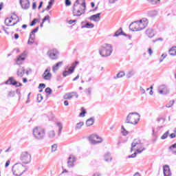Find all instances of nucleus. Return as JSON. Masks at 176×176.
Returning <instances> with one entry per match:
<instances>
[{
	"label": "nucleus",
	"mask_w": 176,
	"mask_h": 176,
	"mask_svg": "<svg viewBox=\"0 0 176 176\" xmlns=\"http://www.w3.org/2000/svg\"><path fill=\"white\" fill-rule=\"evenodd\" d=\"M169 54L170 56H176V47H172L169 50Z\"/></svg>",
	"instance_id": "29"
},
{
	"label": "nucleus",
	"mask_w": 176,
	"mask_h": 176,
	"mask_svg": "<svg viewBox=\"0 0 176 176\" xmlns=\"http://www.w3.org/2000/svg\"><path fill=\"white\" fill-rule=\"evenodd\" d=\"M166 57H167V54H162L161 58H160V63H163V60L164 58H166Z\"/></svg>",
	"instance_id": "44"
},
{
	"label": "nucleus",
	"mask_w": 176,
	"mask_h": 176,
	"mask_svg": "<svg viewBox=\"0 0 176 176\" xmlns=\"http://www.w3.org/2000/svg\"><path fill=\"white\" fill-rule=\"evenodd\" d=\"M84 124H85V122H80L77 123L76 124L75 129L80 130V129H82V127H83Z\"/></svg>",
	"instance_id": "27"
},
{
	"label": "nucleus",
	"mask_w": 176,
	"mask_h": 176,
	"mask_svg": "<svg viewBox=\"0 0 176 176\" xmlns=\"http://www.w3.org/2000/svg\"><path fill=\"white\" fill-rule=\"evenodd\" d=\"M133 75H134V73H133V72H129L126 74V78H130Z\"/></svg>",
	"instance_id": "52"
},
{
	"label": "nucleus",
	"mask_w": 176,
	"mask_h": 176,
	"mask_svg": "<svg viewBox=\"0 0 176 176\" xmlns=\"http://www.w3.org/2000/svg\"><path fill=\"white\" fill-rule=\"evenodd\" d=\"M45 80H50L52 79V73H50V67L47 68L42 75Z\"/></svg>",
	"instance_id": "14"
},
{
	"label": "nucleus",
	"mask_w": 176,
	"mask_h": 176,
	"mask_svg": "<svg viewBox=\"0 0 176 176\" xmlns=\"http://www.w3.org/2000/svg\"><path fill=\"white\" fill-rule=\"evenodd\" d=\"M170 138L173 139V138H175L176 137V133L175 132H174L173 133H171L170 135H169Z\"/></svg>",
	"instance_id": "58"
},
{
	"label": "nucleus",
	"mask_w": 176,
	"mask_h": 176,
	"mask_svg": "<svg viewBox=\"0 0 176 176\" xmlns=\"http://www.w3.org/2000/svg\"><path fill=\"white\" fill-rule=\"evenodd\" d=\"M121 35H123L124 36H128V38H129V39H131V36L130 34H126L122 32V34Z\"/></svg>",
	"instance_id": "61"
},
{
	"label": "nucleus",
	"mask_w": 176,
	"mask_h": 176,
	"mask_svg": "<svg viewBox=\"0 0 176 176\" xmlns=\"http://www.w3.org/2000/svg\"><path fill=\"white\" fill-rule=\"evenodd\" d=\"M156 42H163V39L162 38H158L153 41V43H156Z\"/></svg>",
	"instance_id": "56"
},
{
	"label": "nucleus",
	"mask_w": 176,
	"mask_h": 176,
	"mask_svg": "<svg viewBox=\"0 0 176 176\" xmlns=\"http://www.w3.org/2000/svg\"><path fill=\"white\" fill-rule=\"evenodd\" d=\"M124 75H126V74H124V72H120L117 74L116 77H115V79H118L119 78H123Z\"/></svg>",
	"instance_id": "41"
},
{
	"label": "nucleus",
	"mask_w": 176,
	"mask_h": 176,
	"mask_svg": "<svg viewBox=\"0 0 176 176\" xmlns=\"http://www.w3.org/2000/svg\"><path fill=\"white\" fill-rule=\"evenodd\" d=\"M129 30L133 32L141 31V28H140V23H138V21L131 23L129 25Z\"/></svg>",
	"instance_id": "12"
},
{
	"label": "nucleus",
	"mask_w": 176,
	"mask_h": 176,
	"mask_svg": "<svg viewBox=\"0 0 176 176\" xmlns=\"http://www.w3.org/2000/svg\"><path fill=\"white\" fill-rule=\"evenodd\" d=\"M100 16H101V13H98V14L91 15V16L89 17V20H90L91 21H95L96 23H98V21L101 20V17Z\"/></svg>",
	"instance_id": "17"
},
{
	"label": "nucleus",
	"mask_w": 176,
	"mask_h": 176,
	"mask_svg": "<svg viewBox=\"0 0 176 176\" xmlns=\"http://www.w3.org/2000/svg\"><path fill=\"white\" fill-rule=\"evenodd\" d=\"M76 162V158L73 155H69L67 161V167L69 168H72L74 167V163Z\"/></svg>",
	"instance_id": "15"
},
{
	"label": "nucleus",
	"mask_w": 176,
	"mask_h": 176,
	"mask_svg": "<svg viewBox=\"0 0 176 176\" xmlns=\"http://www.w3.org/2000/svg\"><path fill=\"white\" fill-rule=\"evenodd\" d=\"M113 50L112 49V45H102L101 49L99 50V54L102 57H109L112 54Z\"/></svg>",
	"instance_id": "6"
},
{
	"label": "nucleus",
	"mask_w": 176,
	"mask_h": 176,
	"mask_svg": "<svg viewBox=\"0 0 176 176\" xmlns=\"http://www.w3.org/2000/svg\"><path fill=\"white\" fill-rule=\"evenodd\" d=\"M86 13V0H76L73 6V16L80 17Z\"/></svg>",
	"instance_id": "1"
},
{
	"label": "nucleus",
	"mask_w": 176,
	"mask_h": 176,
	"mask_svg": "<svg viewBox=\"0 0 176 176\" xmlns=\"http://www.w3.org/2000/svg\"><path fill=\"white\" fill-rule=\"evenodd\" d=\"M121 129H122V131H121V133H122V135H127V134H129V131H127L126 130V129H124V126H121Z\"/></svg>",
	"instance_id": "42"
},
{
	"label": "nucleus",
	"mask_w": 176,
	"mask_h": 176,
	"mask_svg": "<svg viewBox=\"0 0 176 176\" xmlns=\"http://www.w3.org/2000/svg\"><path fill=\"white\" fill-rule=\"evenodd\" d=\"M85 93H87V96H89V97H90V96H91V87L85 90Z\"/></svg>",
	"instance_id": "43"
},
{
	"label": "nucleus",
	"mask_w": 176,
	"mask_h": 176,
	"mask_svg": "<svg viewBox=\"0 0 176 176\" xmlns=\"http://www.w3.org/2000/svg\"><path fill=\"white\" fill-rule=\"evenodd\" d=\"M163 173L164 176H173V173H171V168H170V166L168 165L163 166Z\"/></svg>",
	"instance_id": "16"
},
{
	"label": "nucleus",
	"mask_w": 176,
	"mask_h": 176,
	"mask_svg": "<svg viewBox=\"0 0 176 176\" xmlns=\"http://www.w3.org/2000/svg\"><path fill=\"white\" fill-rule=\"evenodd\" d=\"M11 19L12 20V25H16L17 23L20 21V19L18 17V16L16 14H12L11 16Z\"/></svg>",
	"instance_id": "20"
},
{
	"label": "nucleus",
	"mask_w": 176,
	"mask_h": 176,
	"mask_svg": "<svg viewBox=\"0 0 176 176\" xmlns=\"http://www.w3.org/2000/svg\"><path fill=\"white\" fill-rule=\"evenodd\" d=\"M86 113H87L86 109H85V108L82 107L81 112L79 114L80 118H85Z\"/></svg>",
	"instance_id": "36"
},
{
	"label": "nucleus",
	"mask_w": 176,
	"mask_h": 176,
	"mask_svg": "<svg viewBox=\"0 0 176 176\" xmlns=\"http://www.w3.org/2000/svg\"><path fill=\"white\" fill-rule=\"evenodd\" d=\"M57 151V144H54L52 146V152H56Z\"/></svg>",
	"instance_id": "48"
},
{
	"label": "nucleus",
	"mask_w": 176,
	"mask_h": 176,
	"mask_svg": "<svg viewBox=\"0 0 176 176\" xmlns=\"http://www.w3.org/2000/svg\"><path fill=\"white\" fill-rule=\"evenodd\" d=\"M65 3L67 6H71V0H65Z\"/></svg>",
	"instance_id": "57"
},
{
	"label": "nucleus",
	"mask_w": 176,
	"mask_h": 176,
	"mask_svg": "<svg viewBox=\"0 0 176 176\" xmlns=\"http://www.w3.org/2000/svg\"><path fill=\"white\" fill-rule=\"evenodd\" d=\"M74 72V69H69V70H65L63 73V76H68V75H71Z\"/></svg>",
	"instance_id": "26"
},
{
	"label": "nucleus",
	"mask_w": 176,
	"mask_h": 176,
	"mask_svg": "<svg viewBox=\"0 0 176 176\" xmlns=\"http://www.w3.org/2000/svg\"><path fill=\"white\" fill-rule=\"evenodd\" d=\"M12 170L14 175L21 176L23 175V173H25L27 169L23 164L17 163L12 166Z\"/></svg>",
	"instance_id": "5"
},
{
	"label": "nucleus",
	"mask_w": 176,
	"mask_h": 176,
	"mask_svg": "<svg viewBox=\"0 0 176 176\" xmlns=\"http://www.w3.org/2000/svg\"><path fill=\"white\" fill-rule=\"evenodd\" d=\"M19 3L23 10H28V9H30V0H19Z\"/></svg>",
	"instance_id": "13"
},
{
	"label": "nucleus",
	"mask_w": 176,
	"mask_h": 176,
	"mask_svg": "<svg viewBox=\"0 0 176 176\" xmlns=\"http://www.w3.org/2000/svg\"><path fill=\"white\" fill-rule=\"evenodd\" d=\"M78 64H79V61H75V63H74L72 64V69H75V68L76 67V65H78Z\"/></svg>",
	"instance_id": "49"
},
{
	"label": "nucleus",
	"mask_w": 176,
	"mask_h": 176,
	"mask_svg": "<svg viewBox=\"0 0 176 176\" xmlns=\"http://www.w3.org/2000/svg\"><path fill=\"white\" fill-rule=\"evenodd\" d=\"M47 56L51 58V60H57L58 58L59 52L56 49L50 50L47 53Z\"/></svg>",
	"instance_id": "8"
},
{
	"label": "nucleus",
	"mask_w": 176,
	"mask_h": 176,
	"mask_svg": "<svg viewBox=\"0 0 176 176\" xmlns=\"http://www.w3.org/2000/svg\"><path fill=\"white\" fill-rule=\"evenodd\" d=\"M37 100L38 102H41V101H42V100H43V96H42V94H38L37 95Z\"/></svg>",
	"instance_id": "45"
},
{
	"label": "nucleus",
	"mask_w": 176,
	"mask_h": 176,
	"mask_svg": "<svg viewBox=\"0 0 176 176\" xmlns=\"http://www.w3.org/2000/svg\"><path fill=\"white\" fill-rule=\"evenodd\" d=\"M146 35H147L148 38H153V36H155V32H153V29H147L146 30Z\"/></svg>",
	"instance_id": "22"
},
{
	"label": "nucleus",
	"mask_w": 176,
	"mask_h": 176,
	"mask_svg": "<svg viewBox=\"0 0 176 176\" xmlns=\"http://www.w3.org/2000/svg\"><path fill=\"white\" fill-rule=\"evenodd\" d=\"M56 126H58V135H61V131H63V124H61V122H58Z\"/></svg>",
	"instance_id": "30"
},
{
	"label": "nucleus",
	"mask_w": 176,
	"mask_h": 176,
	"mask_svg": "<svg viewBox=\"0 0 176 176\" xmlns=\"http://www.w3.org/2000/svg\"><path fill=\"white\" fill-rule=\"evenodd\" d=\"M138 23H139V27L140 28V30L142 31V30L145 29V28L148 26V24L149 23V21H148V19L146 18H143L140 21H138Z\"/></svg>",
	"instance_id": "11"
},
{
	"label": "nucleus",
	"mask_w": 176,
	"mask_h": 176,
	"mask_svg": "<svg viewBox=\"0 0 176 176\" xmlns=\"http://www.w3.org/2000/svg\"><path fill=\"white\" fill-rule=\"evenodd\" d=\"M45 93H47V94H52V89H50V87H47L45 89Z\"/></svg>",
	"instance_id": "51"
},
{
	"label": "nucleus",
	"mask_w": 176,
	"mask_h": 176,
	"mask_svg": "<svg viewBox=\"0 0 176 176\" xmlns=\"http://www.w3.org/2000/svg\"><path fill=\"white\" fill-rule=\"evenodd\" d=\"M30 72H32V69L31 68H29L28 70H27L26 72H25V74H26V75H30Z\"/></svg>",
	"instance_id": "60"
},
{
	"label": "nucleus",
	"mask_w": 176,
	"mask_h": 176,
	"mask_svg": "<svg viewBox=\"0 0 176 176\" xmlns=\"http://www.w3.org/2000/svg\"><path fill=\"white\" fill-rule=\"evenodd\" d=\"M145 147H144V144L141 142L139 139H135L131 144V152L133 151H136L138 153H142L145 151Z\"/></svg>",
	"instance_id": "3"
},
{
	"label": "nucleus",
	"mask_w": 176,
	"mask_h": 176,
	"mask_svg": "<svg viewBox=\"0 0 176 176\" xmlns=\"http://www.w3.org/2000/svg\"><path fill=\"white\" fill-rule=\"evenodd\" d=\"M148 53L150 56H152V54H153V51L152 50V48H148Z\"/></svg>",
	"instance_id": "59"
},
{
	"label": "nucleus",
	"mask_w": 176,
	"mask_h": 176,
	"mask_svg": "<svg viewBox=\"0 0 176 176\" xmlns=\"http://www.w3.org/2000/svg\"><path fill=\"white\" fill-rule=\"evenodd\" d=\"M173 153H176V143L169 147Z\"/></svg>",
	"instance_id": "39"
},
{
	"label": "nucleus",
	"mask_w": 176,
	"mask_h": 176,
	"mask_svg": "<svg viewBox=\"0 0 176 176\" xmlns=\"http://www.w3.org/2000/svg\"><path fill=\"white\" fill-rule=\"evenodd\" d=\"M49 138H54L56 137V132L54 131H50L48 132Z\"/></svg>",
	"instance_id": "37"
},
{
	"label": "nucleus",
	"mask_w": 176,
	"mask_h": 176,
	"mask_svg": "<svg viewBox=\"0 0 176 176\" xmlns=\"http://www.w3.org/2000/svg\"><path fill=\"white\" fill-rule=\"evenodd\" d=\"M170 135V131L165 132L161 137V140H166Z\"/></svg>",
	"instance_id": "38"
},
{
	"label": "nucleus",
	"mask_w": 176,
	"mask_h": 176,
	"mask_svg": "<svg viewBox=\"0 0 176 176\" xmlns=\"http://www.w3.org/2000/svg\"><path fill=\"white\" fill-rule=\"evenodd\" d=\"M68 23L69 24H74V23H76V20H69Z\"/></svg>",
	"instance_id": "63"
},
{
	"label": "nucleus",
	"mask_w": 176,
	"mask_h": 176,
	"mask_svg": "<svg viewBox=\"0 0 176 176\" xmlns=\"http://www.w3.org/2000/svg\"><path fill=\"white\" fill-rule=\"evenodd\" d=\"M39 30V27H36L35 29H34L32 32H31V35L34 36H35V33H36V32Z\"/></svg>",
	"instance_id": "46"
},
{
	"label": "nucleus",
	"mask_w": 176,
	"mask_h": 176,
	"mask_svg": "<svg viewBox=\"0 0 176 176\" xmlns=\"http://www.w3.org/2000/svg\"><path fill=\"white\" fill-rule=\"evenodd\" d=\"M36 21H38V19H34L32 21L31 24H30L31 27H33V25H34L35 24H36Z\"/></svg>",
	"instance_id": "54"
},
{
	"label": "nucleus",
	"mask_w": 176,
	"mask_h": 176,
	"mask_svg": "<svg viewBox=\"0 0 176 176\" xmlns=\"http://www.w3.org/2000/svg\"><path fill=\"white\" fill-rule=\"evenodd\" d=\"M31 154L28 151H23L20 155V160L23 164H30L31 163Z\"/></svg>",
	"instance_id": "7"
},
{
	"label": "nucleus",
	"mask_w": 176,
	"mask_h": 176,
	"mask_svg": "<svg viewBox=\"0 0 176 176\" xmlns=\"http://www.w3.org/2000/svg\"><path fill=\"white\" fill-rule=\"evenodd\" d=\"M147 1L151 5H158V3H160V0H147Z\"/></svg>",
	"instance_id": "35"
},
{
	"label": "nucleus",
	"mask_w": 176,
	"mask_h": 176,
	"mask_svg": "<svg viewBox=\"0 0 176 176\" xmlns=\"http://www.w3.org/2000/svg\"><path fill=\"white\" fill-rule=\"evenodd\" d=\"M72 97H74V95L71 94H66L64 96L63 98L65 100H71V98H72Z\"/></svg>",
	"instance_id": "40"
},
{
	"label": "nucleus",
	"mask_w": 176,
	"mask_h": 176,
	"mask_svg": "<svg viewBox=\"0 0 176 176\" xmlns=\"http://www.w3.org/2000/svg\"><path fill=\"white\" fill-rule=\"evenodd\" d=\"M46 87V85L43 84V83H41L38 85V89H45Z\"/></svg>",
	"instance_id": "55"
},
{
	"label": "nucleus",
	"mask_w": 176,
	"mask_h": 176,
	"mask_svg": "<svg viewBox=\"0 0 176 176\" xmlns=\"http://www.w3.org/2000/svg\"><path fill=\"white\" fill-rule=\"evenodd\" d=\"M34 38H35V36H34V34L33 36L31 34H30V38L28 41V45H32L33 43H34Z\"/></svg>",
	"instance_id": "34"
},
{
	"label": "nucleus",
	"mask_w": 176,
	"mask_h": 176,
	"mask_svg": "<svg viewBox=\"0 0 176 176\" xmlns=\"http://www.w3.org/2000/svg\"><path fill=\"white\" fill-rule=\"evenodd\" d=\"M6 85H12V86H15V87H20L23 86V84L17 82L13 77H10L8 80L6 81Z\"/></svg>",
	"instance_id": "9"
},
{
	"label": "nucleus",
	"mask_w": 176,
	"mask_h": 176,
	"mask_svg": "<svg viewBox=\"0 0 176 176\" xmlns=\"http://www.w3.org/2000/svg\"><path fill=\"white\" fill-rule=\"evenodd\" d=\"M81 28H94V24L87 23L85 25L81 26Z\"/></svg>",
	"instance_id": "32"
},
{
	"label": "nucleus",
	"mask_w": 176,
	"mask_h": 176,
	"mask_svg": "<svg viewBox=\"0 0 176 176\" xmlns=\"http://www.w3.org/2000/svg\"><path fill=\"white\" fill-rule=\"evenodd\" d=\"M157 14V11L156 10H152V11H149L148 12V15L150 17H156V15Z\"/></svg>",
	"instance_id": "31"
},
{
	"label": "nucleus",
	"mask_w": 176,
	"mask_h": 176,
	"mask_svg": "<svg viewBox=\"0 0 176 176\" xmlns=\"http://www.w3.org/2000/svg\"><path fill=\"white\" fill-rule=\"evenodd\" d=\"M104 160L105 162L112 161V157H111V154L109 153H107L104 155Z\"/></svg>",
	"instance_id": "28"
},
{
	"label": "nucleus",
	"mask_w": 176,
	"mask_h": 176,
	"mask_svg": "<svg viewBox=\"0 0 176 176\" xmlns=\"http://www.w3.org/2000/svg\"><path fill=\"white\" fill-rule=\"evenodd\" d=\"M15 94H15L14 91H10L8 92V97H14Z\"/></svg>",
	"instance_id": "47"
},
{
	"label": "nucleus",
	"mask_w": 176,
	"mask_h": 176,
	"mask_svg": "<svg viewBox=\"0 0 176 176\" xmlns=\"http://www.w3.org/2000/svg\"><path fill=\"white\" fill-rule=\"evenodd\" d=\"M5 24L7 27H13L12 17L6 18L5 20Z\"/></svg>",
	"instance_id": "23"
},
{
	"label": "nucleus",
	"mask_w": 176,
	"mask_h": 176,
	"mask_svg": "<svg viewBox=\"0 0 176 176\" xmlns=\"http://www.w3.org/2000/svg\"><path fill=\"white\" fill-rule=\"evenodd\" d=\"M140 91L142 94H145V89L142 87H140Z\"/></svg>",
	"instance_id": "62"
},
{
	"label": "nucleus",
	"mask_w": 176,
	"mask_h": 176,
	"mask_svg": "<svg viewBox=\"0 0 176 176\" xmlns=\"http://www.w3.org/2000/svg\"><path fill=\"white\" fill-rule=\"evenodd\" d=\"M63 64H64V62L60 61V62L57 63L55 65H54L52 67L53 72H54V73L57 72V71H58V68H60V67H61L63 65Z\"/></svg>",
	"instance_id": "21"
},
{
	"label": "nucleus",
	"mask_w": 176,
	"mask_h": 176,
	"mask_svg": "<svg viewBox=\"0 0 176 176\" xmlns=\"http://www.w3.org/2000/svg\"><path fill=\"white\" fill-rule=\"evenodd\" d=\"M25 74V68L23 66H20L16 71V75L19 78H23Z\"/></svg>",
	"instance_id": "18"
},
{
	"label": "nucleus",
	"mask_w": 176,
	"mask_h": 176,
	"mask_svg": "<svg viewBox=\"0 0 176 176\" xmlns=\"http://www.w3.org/2000/svg\"><path fill=\"white\" fill-rule=\"evenodd\" d=\"M140 118L141 116L137 112L130 113L127 116L125 121V123L129 124H137L140 122Z\"/></svg>",
	"instance_id": "4"
},
{
	"label": "nucleus",
	"mask_w": 176,
	"mask_h": 176,
	"mask_svg": "<svg viewBox=\"0 0 176 176\" xmlns=\"http://www.w3.org/2000/svg\"><path fill=\"white\" fill-rule=\"evenodd\" d=\"M94 124V119L93 118H90L86 121L87 127H90V126H93Z\"/></svg>",
	"instance_id": "24"
},
{
	"label": "nucleus",
	"mask_w": 176,
	"mask_h": 176,
	"mask_svg": "<svg viewBox=\"0 0 176 176\" xmlns=\"http://www.w3.org/2000/svg\"><path fill=\"white\" fill-rule=\"evenodd\" d=\"M33 136L36 140H44L46 137V130L41 126H36L32 131Z\"/></svg>",
	"instance_id": "2"
},
{
	"label": "nucleus",
	"mask_w": 176,
	"mask_h": 176,
	"mask_svg": "<svg viewBox=\"0 0 176 176\" xmlns=\"http://www.w3.org/2000/svg\"><path fill=\"white\" fill-rule=\"evenodd\" d=\"M158 92L160 94H168V93H169L168 89H167V87H166V85H160L158 87Z\"/></svg>",
	"instance_id": "19"
},
{
	"label": "nucleus",
	"mask_w": 176,
	"mask_h": 176,
	"mask_svg": "<svg viewBox=\"0 0 176 176\" xmlns=\"http://www.w3.org/2000/svg\"><path fill=\"white\" fill-rule=\"evenodd\" d=\"M25 60V56H22V55H20L17 58H16V64L17 65H21L22 64V61H24Z\"/></svg>",
	"instance_id": "25"
},
{
	"label": "nucleus",
	"mask_w": 176,
	"mask_h": 176,
	"mask_svg": "<svg viewBox=\"0 0 176 176\" xmlns=\"http://www.w3.org/2000/svg\"><path fill=\"white\" fill-rule=\"evenodd\" d=\"M138 153L135 152L133 154H131V155H129L128 156L129 159H131V157L132 158L136 157Z\"/></svg>",
	"instance_id": "53"
},
{
	"label": "nucleus",
	"mask_w": 176,
	"mask_h": 176,
	"mask_svg": "<svg viewBox=\"0 0 176 176\" xmlns=\"http://www.w3.org/2000/svg\"><path fill=\"white\" fill-rule=\"evenodd\" d=\"M90 141L91 144L96 145V144H101L103 140L101 137L98 136V135H91Z\"/></svg>",
	"instance_id": "10"
},
{
	"label": "nucleus",
	"mask_w": 176,
	"mask_h": 176,
	"mask_svg": "<svg viewBox=\"0 0 176 176\" xmlns=\"http://www.w3.org/2000/svg\"><path fill=\"white\" fill-rule=\"evenodd\" d=\"M50 19V16L49 15L45 16L43 19V23H45V21H50L49 19Z\"/></svg>",
	"instance_id": "50"
},
{
	"label": "nucleus",
	"mask_w": 176,
	"mask_h": 176,
	"mask_svg": "<svg viewBox=\"0 0 176 176\" xmlns=\"http://www.w3.org/2000/svg\"><path fill=\"white\" fill-rule=\"evenodd\" d=\"M123 34V30L122 28L118 30L116 33L113 35V36H120Z\"/></svg>",
	"instance_id": "33"
},
{
	"label": "nucleus",
	"mask_w": 176,
	"mask_h": 176,
	"mask_svg": "<svg viewBox=\"0 0 176 176\" xmlns=\"http://www.w3.org/2000/svg\"><path fill=\"white\" fill-rule=\"evenodd\" d=\"M32 9L33 10L36 9V3H35V2L33 3Z\"/></svg>",
	"instance_id": "64"
}]
</instances>
